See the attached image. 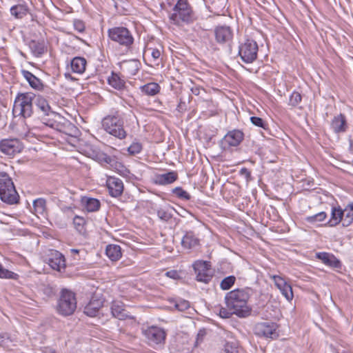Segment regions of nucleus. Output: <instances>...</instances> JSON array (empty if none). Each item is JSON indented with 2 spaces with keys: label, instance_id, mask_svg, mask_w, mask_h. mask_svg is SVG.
Returning a JSON list of instances; mask_svg holds the SVG:
<instances>
[{
  "label": "nucleus",
  "instance_id": "nucleus-1",
  "mask_svg": "<svg viewBox=\"0 0 353 353\" xmlns=\"http://www.w3.org/2000/svg\"><path fill=\"white\" fill-rule=\"evenodd\" d=\"M253 294L250 288H236L228 292L225 296L226 305L233 311L235 315L245 318L250 315L252 307L248 304V300Z\"/></svg>",
  "mask_w": 353,
  "mask_h": 353
},
{
  "label": "nucleus",
  "instance_id": "nucleus-2",
  "mask_svg": "<svg viewBox=\"0 0 353 353\" xmlns=\"http://www.w3.org/2000/svg\"><path fill=\"white\" fill-rule=\"evenodd\" d=\"M101 124L106 132L119 139H124L127 137L123 114L118 110H112L109 114L103 117Z\"/></svg>",
  "mask_w": 353,
  "mask_h": 353
},
{
  "label": "nucleus",
  "instance_id": "nucleus-3",
  "mask_svg": "<svg viewBox=\"0 0 353 353\" xmlns=\"http://www.w3.org/2000/svg\"><path fill=\"white\" fill-rule=\"evenodd\" d=\"M34 104L43 123L56 128L58 126L57 119H60L61 115L52 109L48 101L43 95L38 94L34 97Z\"/></svg>",
  "mask_w": 353,
  "mask_h": 353
},
{
  "label": "nucleus",
  "instance_id": "nucleus-4",
  "mask_svg": "<svg viewBox=\"0 0 353 353\" xmlns=\"http://www.w3.org/2000/svg\"><path fill=\"white\" fill-rule=\"evenodd\" d=\"M0 199L8 205L19 203L20 196L12 179L6 172H0Z\"/></svg>",
  "mask_w": 353,
  "mask_h": 353
},
{
  "label": "nucleus",
  "instance_id": "nucleus-5",
  "mask_svg": "<svg viewBox=\"0 0 353 353\" xmlns=\"http://www.w3.org/2000/svg\"><path fill=\"white\" fill-rule=\"evenodd\" d=\"M36 95L32 92H19L17 94L12 108L14 117L20 116L24 119L32 114V103Z\"/></svg>",
  "mask_w": 353,
  "mask_h": 353
},
{
  "label": "nucleus",
  "instance_id": "nucleus-6",
  "mask_svg": "<svg viewBox=\"0 0 353 353\" xmlns=\"http://www.w3.org/2000/svg\"><path fill=\"white\" fill-rule=\"evenodd\" d=\"M109 39L121 48L130 50L134 44L132 33L125 27L117 26L108 30Z\"/></svg>",
  "mask_w": 353,
  "mask_h": 353
},
{
  "label": "nucleus",
  "instance_id": "nucleus-7",
  "mask_svg": "<svg viewBox=\"0 0 353 353\" xmlns=\"http://www.w3.org/2000/svg\"><path fill=\"white\" fill-rule=\"evenodd\" d=\"M170 16L172 23L179 25L181 22L189 23L194 20V14L188 0H178Z\"/></svg>",
  "mask_w": 353,
  "mask_h": 353
},
{
  "label": "nucleus",
  "instance_id": "nucleus-8",
  "mask_svg": "<svg viewBox=\"0 0 353 353\" xmlns=\"http://www.w3.org/2000/svg\"><path fill=\"white\" fill-rule=\"evenodd\" d=\"M77 309L75 294L70 290L63 289L57 301V312L63 316L73 314Z\"/></svg>",
  "mask_w": 353,
  "mask_h": 353
},
{
  "label": "nucleus",
  "instance_id": "nucleus-9",
  "mask_svg": "<svg viewBox=\"0 0 353 353\" xmlns=\"http://www.w3.org/2000/svg\"><path fill=\"white\" fill-rule=\"evenodd\" d=\"M258 52V43L252 39L246 38L239 43L238 55L245 63H253L257 59Z\"/></svg>",
  "mask_w": 353,
  "mask_h": 353
},
{
  "label": "nucleus",
  "instance_id": "nucleus-10",
  "mask_svg": "<svg viewBox=\"0 0 353 353\" xmlns=\"http://www.w3.org/2000/svg\"><path fill=\"white\" fill-rule=\"evenodd\" d=\"M142 334L148 344L152 347L164 344L167 335L163 328L155 325L143 328Z\"/></svg>",
  "mask_w": 353,
  "mask_h": 353
},
{
  "label": "nucleus",
  "instance_id": "nucleus-11",
  "mask_svg": "<svg viewBox=\"0 0 353 353\" xmlns=\"http://www.w3.org/2000/svg\"><path fill=\"white\" fill-rule=\"evenodd\" d=\"M196 279L199 282L208 283L214 276V270L210 261H196L193 264Z\"/></svg>",
  "mask_w": 353,
  "mask_h": 353
},
{
  "label": "nucleus",
  "instance_id": "nucleus-12",
  "mask_svg": "<svg viewBox=\"0 0 353 353\" xmlns=\"http://www.w3.org/2000/svg\"><path fill=\"white\" fill-rule=\"evenodd\" d=\"M254 334L265 339H276L279 337L278 325L273 322H261L254 326Z\"/></svg>",
  "mask_w": 353,
  "mask_h": 353
},
{
  "label": "nucleus",
  "instance_id": "nucleus-13",
  "mask_svg": "<svg viewBox=\"0 0 353 353\" xmlns=\"http://www.w3.org/2000/svg\"><path fill=\"white\" fill-rule=\"evenodd\" d=\"M23 148V143L18 139H4L0 141V152L4 155L14 157Z\"/></svg>",
  "mask_w": 353,
  "mask_h": 353
},
{
  "label": "nucleus",
  "instance_id": "nucleus-14",
  "mask_svg": "<svg viewBox=\"0 0 353 353\" xmlns=\"http://www.w3.org/2000/svg\"><path fill=\"white\" fill-rule=\"evenodd\" d=\"M46 260L52 269L59 272L65 270L66 267L65 256L60 252L50 250Z\"/></svg>",
  "mask_w": 353,
  "mask_h": 353
},
{
  "label": "nucleus",
  "instance_id": "nucleus-15",
  "mask_svg": "<svg viewBox=\"0 0 353 353\" xmlns=\"http://www.w3.org/2000/svg\"><path fill=\"white\" fill-rule=\"evenodd\" d=\"M233 36V31L230 26H220L214 29L216 41L221 45H230L232 41Z\"/></svg>",
  "mask_w": 353,
  "mask_h": 353
},
{
  "label": "nucleus",
  "instance_id": "nucleus-16",
  "mask_svg": "<svg viewBox=\"0 0 353 353\" xmlns=\"http://www.w3.org/2000/svg\"><path fill=\"white\" fill-rule=\"evenodd\" d=\"M21 72L32 88L39 91L45 90V93L47 94L53 93V91L50 88L46 87L41 80L34 75L31 72L22 70Z\"/></svg>",
  "mask_w": 353,
  "mask_h": 353
},
{
  "label": "nucleus",
  "instance_id": "nucleus-17",
  "mask_svg": "<svg viewBox=\"0 0 353 353\" xmlns=\"http://www.w3.org/2000/svg\"><path fill=\"white\" fill-rule=\"evenodd\" d=\"M106 186L110 195L112 197H119L123 192V181L120 179L114 176H109L107 179Z\"/></svg>",
  "mask_w": 353,
  "mask_h": 353
},
{
  "label": "nucleus",
  "instance_id": "nucleus-18",
  "mask_svg": "<svg viewBox=\"0 0 353 353\" xmlns=\"http://www.w3.org/2000/svg\"><path fill=\"white\" fill-rule=\"evenodd\" d=\"M244 134L240 130H233L229 131L223 137L222 143L228 147L238 146L243 140Z\"/></svg>",
  "mask_w": 353,
  "mask_h": 353
},
{
  "label": "nucleus",
  "instance_id": "nucleus-19",
  "mask_svg": "<svg viewBox=\"0 0 353 353\" xmlns=\"http://www.w3.org/2000/svg\"><path fill=\"white\" fill-rule=\"evenodd\" d=\"M270 278L273 280L275 285L280 290L285 298L288 301H291L294 296L292 286L287 283L280 276L272 275Z\"/></svg>",
  "mask_w": 353,
  "mask_h": 353
},
{
  "label": "nucleus",
  "instance_id": "nucleus-20",
  "mask_svg": "<svg viewBox=\"0 0 353 353\" xmlns=\"http://www.w3.org/2000/svg\"><path fill=\"white\" fill-rule=\"evenodd\" d=\"M111 313L114 318L123 321L127 319H133L125 310V305L118 301H114L111 304Z\"/></svg>",
  "mask_w": 353,
  "mask_h": 353
},
{
  "label": "nucleus",
  "instance_id": "nucleus-21",
  "mask_svg": "<svg viewBox=\"0 0 353 353\" xmlns=\"http://www.w3.org/2000/svg\"><path fill=\"white\" fill-rule=\"evenodd\" d=\"M331 128L336 134L343 133L347 129V123L345 117L340 114L335 116L331 121Z\"/></svg>",
  "mask_w": 353,
  "mask_h": 353
},
{
  "label": "nucleus",
  "instance_id": "nucleus-22",
  "mask_svg": "<svg viewBox=\"0 0 353 353\" xmlns=\"http://www.w3.org/2000/svg\"><path fill=\"white\" fill-rule=\"evenodd\" d=\"M200 240L193 231H186L181 240V245L187 249H192L199 245Z\"/></svg>",
  "mask_w": 353,
  "mask_h": 353
},
{
  "label": "nucleus",
  "instance_id": "nucleus-23",
  "mask_svg": "<svg viewBox=\"0 0 353 353\" xmlns=\"http://www.w3.org/2000/svg\"><path fill=\"white\" fill-rule=\"evenodd\" d=\"M316 258L320 259L325 265L334 268H341V262L334 255L327 252H319L316 254Z\"/></svg>",
  "mask_w": 353,
  "mask_h": 353
},
{
  "label": "nucleus",
  "instance_id": "nucleus-24",
  "mask_svg": "<svg viewBox=\"0 0 353 353\" xmlns=\"http://www.w3.org/2000/svg\"><path fill=\"white\" fill-rule=\"evenodd\" d=\"M101 161L108 164L111 168L115 169L117 171L121 174H125L126 173H129L128 169L121 163L118 162L114 157L109 156L106 154H103L101 155Z\"/></svg>",
  "mask_w": 353,
  "mask_h": 353
},
{
  "label": "nucleus",
  "instance_id": "nucleus-25",
  "mask_svg": "<svg viewBox=\"0 0 353 353\" xmlns=\"http://www.w3.org/2000/svg\"><path fill=\"white\" fill-rule=\"evenodd\" d=\"M178 178L175 172H168L165 174H157L154 178V183L157 185H168L174 182Z\"/></svg>",
  "mask_w": 353,
  "mask_h": 353
},
{
  "label": "nucleus",
  "instance_id": "nucleus-26",
  "mask_svg": "<svg viewBox=\"0 0 353 353\" xmlns=\"http://www.w3.org/2000/svg\"><path fill=\"white\" fill-rule=\"evenodd\" d=\"M10 14L15 19H21L26 17L29 12V8L26 3H19L12 6L10 9Z\"/></svg>",
  "mask_w": 353,
  "mask_h": 353
},
{
  "label": "nucleus",
  "instance_id": "nucleus-27",
  "mask_svg": "<svg viewBox=\"0 0 353 353\" xmlns=\"http://www.w3.org/2000/svg\"><path fill=\"white\" fill-rule=\"evenodd\" d=\"M108 83L111 87L118 90H121L125 87V81L114 72H112L111 76L108 78Z\"/></svg>",
  "mask_w": 353,
  "mask_h": 353
},
{
  "label": "nucleus",
  "instance_id": "nucleus-28",
  "mask_svg": "<svg viewBox=\"0 0 353 353\" xmlns=\"http://www.w3.org/2000/svg\"><path fill=\"white\" fill-rule=\"evenodd\" d=\"M81 203L88 212H96L101 206L100 201L94 198L83 196L81 198Z\"/></svg>",
  "mask_w": 353,
  "mask_h": 353
},
{
  "label": "nucleus",
  "instance_id": "nucleus-29",
  "mask_svg": "<svg viewBox=\"0 0 353 353\" xmlns=\"http://www.w3.org/2000/svg\"><path fill=\"white\" fill-rule=\"evenodd\" d=\"M105 254L111 261H117L121 258V248L118 245H108L105 249Z\"/></svg>",
  "mask_w": 353,
  "mask_h": 353
},
{
  "label": "nucleus",
  "instance_id": "nucleus-30",
  "mask_svg": "<svg viewBox=\"0 0 353 353\" xmlns=\"http://www.w3.org/2000/svg\"><path fill=\"white\" fill-rule=\"evenodd\" d=\"M86 63L87 61L85 58L76 57L71 61V69L73 72L82 74L85 70Z\"/></svg>",
  "mask_w": 353,
  "mask_h": 353
},
{
  "label": "nucleus",
  "instance_id": "nucleus-31",
  "mask_svg": "<svg viewBox=\"0 0 353 353\" xmlns=\"http://www.w3.org/2000/svg\"><path fill=\"white\" fill-rule=\"evenodd\" d=\"M102 306V302L99 300L92 299L85 307L84 313L89 316H95Z\"/></svg>",
  "mask_w": 353,
  "mask_h": 353
},
{
  "label": "nucleus",
  "instance_id": "nucleus-32",
  "mask_svg": "<svg viewBox=\"0 0 353 353\" xmlns=\"http://www.w3.org/2000/svg\"><path fill=\"white\" fill-rule=\"evenodd\" d=\"M160 85L154 82L148 83L140 87L142 94L147 96H154L160 92Z\"/></svg>",
  "mask_w": 353,
  "mask_h": 353
},
{
  "label": "nucleus",
  "instance_id": "nucleus-33",
  "mask_svg": "<svg viewBox=\"0 0 353 353\" xmlns=\"http://www.w3.org/2000/svg\"><path fill=\"white\" fill-rule=\"evenodd\" d=\"M343 221V213L341 208H332L331 218L328 221L330 226H335Z\"/></svg>",
  "mask_w": 353,
  "mask_h": 353
},
{
  "label": "nucleus",
  "instance_id": "nucleus-34",
  "mask_svg": "<svg viewBox=\"0 0 353 353\" xmlns=\"http://www.w3.org/2000/svg\"><path fill=\"white\" fill-rule=\"evenodd\" d=\"M150 52L151 59L150 61L157 65H159L162 61L161 50L157 48H147L145 50V53Z\"/></svg>",
  "mask_w": 353,
  "mask_h": 353
},
{
  "label": "nucleus",
  "instance_id": "nucleus-35",
  "mask_svg": "<svg viewBox=\"0 0 353 353\" xmlns=\"http://www.w3.org/2000/svg\"><path fill=\"white\" fill-rule=\"evenodd\" d=\"M30 48L36 57H40L46 51V47L43 42L37 41L34 40H32L30 42Z\"/></svg>",
  "mask_w": 353,
  "mask_h": 353
},
{
  "label": "nucleus",
  "instance_id": "nucleus-36",
  "mask_svg": "<svg viewBox=\"0 0 353 353\" xmlns=\"http://www.w3.org/2000/svg\"><path fill=\"white\" fill-rule=\"evenodd\" d=\"M343 226L347 227L350 225L353 221V204H349L343 210Z\"/></svg>",
  "mask_w": 353,
  "mask_h": 353
},
{
  "label": "nucleus",
  "instance_id": "nucleus-37",
  "mask_svg": "<svg viewBox=\"0 0 353 353\" xmlns=\"http://www.w3.org/2000/svg\"><path fill=\"white\" fill-rule=\"evenodd\" d=\"M123 71L126 72L129 75H135L139 71V62L137 61L125 62L123 68Z\"/></svg>",
  "mask_w": 353,
  "mask_h": 353
},
{
  "label": "nucleus",
  "instance_id": "nucleus-38",
  "mask_svg": "<svg viewBox=\"0 0 353 353\" xmlns=\"http://www.w3.org/2000/svg\"><path fill=\"white\" fill-rule=\"evenodd\" d=\"M33 208L36 213L43 214L46 210V200L39 198L33 201Z\"/></svg>",
  "mask_w": 353,
  "mask_h": 353
},
{
  "label": "nucleus",
  "instance_id": "nucleus-39",
  "mask_svg": "<svg viewBox=\"0 0 353 353\" xmlns=\"http://www.w3.org/2000/svg\"><path fill=\"white\" fill-rule=\"evenodd\" d=\"M327 214L325 212H319L312 216H308L305 218V220L310 223H316L325 221Z\"/></svg>",
  "mask_w": 353,
  "mask_h": 353
},
{
  "label": "nucleus",
  "instance_id": "nucleus-40",
  "mask_svg": "<svg viewBox=\"0 0 353 353\" xmlns=\"http://www.w3.org/2000/svg\"><path fill=\"white\" fill-rule=\"evenodd\" d=\"M236 277L234 276H228L221 281L220 283V288L223 290H228L234 285Z\"/></svg>",
  "mask_w": 353,
  "mask_h": 353
},
{
  "label": "nucleus",
  "instance_id": "nucleus-41",
  "mask_svg": "<svg viewBox=\"0 0 353 353\" xmlns=\"http://www.w3.org/2000/svg\"><path fill=\"white\" fill-rule=\"evenodd\" d=\"M172 193L179 199L183 201H189L191 199L190 194L181 187H176L172 190Z\"/></svg>",
  "mask_w": 353,
  "mask_h": 353
},
{
  "label": "nucleus",
  "instance_id": "nucleus-42",
  "mask_svg": "<svg viewBox=\"0 0 353 353\" xmlns=\"http://www.w3.org/2000/svg\"><path fill=\"white\" fill-rule=\"evenodd\" d=\"M73 224L75 229L79 233H83L85 232V220L83 217L80 216H75L73 219Z\"/></svg>",
  "mask_w": 353,
  "mask_h": 353
},
{
  "label": "nucleus",
  "instance_id": "nucleus-43",
  "mask_svg": "<svg viewBox=\"0 0 353 353\" xmlns=\"http://www.w3.org/2000/svg\"><path fill=\"white\" fill-rule=\"evenodd\" d=\"M222 353H239L236 342L226 341L223 345Z\"/></svg>",
  "mask_w": 353,
  "mask_h": 353
},
{
  "label": "nucleus",
  "instance_id": "nucleus-44",
  "mask_svg": "<svg viewBox=\"0 0 353 353\" xmlns=\"http://www.w3.org/2000/svg\"><path fill=\"white\" fill-rule=\"evenodd\" d=\"M302 101L301 94L296 91L292 92L290 96L288 105L292 107H296Z\"/></svg>",
  "mask_w": 353,
  "mask_h": 353
},
{
  "label": "nucleus",
  "instance_id": "nucleus-45",
  "mask_svg": "<svg viewBox=\"0 0 353 353\" xmlns=\"http://www.w3.org/2000/svg\"><path fill=\"white\" fill-rule=\"evenodd\" d=\"M19 275L12 271L5 269L3 266L0 268V278L8 279H17Z\"/></svg>",
  "mask_w": 353,
  "mask_h": 353
},
{
  "label": "nucleus",
  "instance_id": "nucleus-46",
  "mask_svg": "<svg viewBox=\"0 0 353 353\" xmlns=\"http://www.w3.org/2000/svg\"><path fill=\"white\" fill-rule=\"evenodd\" d=\"M215 312H219V316L223 319H228L231 317L232 314H234V313H233V311L228 308V307L227 308H225L221 306L216 307Z\"/></svg>",
  "mask_w": 353,
  "mask_h": 353
},
{
  "label": "nucleus",
  "instance_id": "nucleus-47",
  "mask_svg": "<svg viewBox=\"0 0 353 353\" xmlns=\"http://www.w3.org/2000/svg\"><path fill=\"white\" fill-rule=\"evenodd\" d=\"M251 123L257 126L260 127L264 130H267L268 128V124L265 122L262 118L259 117H250Z\"/></svg>",
  "mask_w": 353,
  "mask_h": 353
},
{
  "label": "nucleus",
  "instance_id": "nucleus-48",
  "mask_svg": "<svg viewBox=\"0 0 353 353\" xmlns=\"http://www.w3.org/2000/svg\"><path fill=\"white\" fill-rule=\"evenodd\" d=\"M143 149L142 145L139 142H133L128 148V152L131 155H135L141 152Z\"/></svg>",
  "mask_w": 353,
  "mask_h": 353
},
{
  "label": "nucleus",
  "instance_id": "nucleus-49",
  "mask_svg": "<svg viewBox=\"0 0 353 353\" xmlns=\"http://www.w3.org/2000/svg\"><path fill=\"white\" fill-rule=\"evenodd\" d=\"M174 306L179 311H185L190 307V305L188 301L179 299L176 302Z\"/></svg>",
  "mask_w": 353,
  "mask_h": 353
},
{
  "label": "nucleus",
  "instance_id": "nucleus-50",
  "mask_svg": "<svg viewBox=\"0 0 353 353\" xmlns=\"http://www.w3.org/2000/svg\"><path fill=\"white\" fill-rule=\"evenodd\" d=\"M158 217L163 221H167L171 218V215L164 209H159L157 212Z\"/></svg>",
  "mask_w": 353,
  "mask_h": 353
},
{
  "label": "nucleus",
  "instance_id": "nucleus-51",
  "mask_svg": "<svg viewBox=\"0 0 353 353\" xmlns=\"http://www.w3.org/2000/svg\"><path fill=\"white\" fill-rule=\"evenodd\" d=\"M74 28L79 32H83L85 30V24L80 19H75L73 22Z\"/></svg>",
  "mask_w": 353,
  "mask_h": 353
},
{
  "label": "nucleus",
  "instance_id": "nucleus-52",
  "mask_svg": "<svg viewBox=\"0 0 353 353\" xmlns=\"http://www.w3.org/2000/svg\"><path fill=\"white\" fill-rule=\"evenodd\" d=\"M165 275L167 277H169L170 279H172L174 280H179L181 279L180 273L177 270H171L170 271H167L165 273Z\"/></svg>",
  "mask_w": 353,
  "mask_h": 353
},
{
  "label": "nucleus",
  "instance_id": "nucleus-53",
  "mask_svg": "<svg viewBox=\"0 0 353 353\" xmlns=\"http://www.w3.org/2000/svg\"><path fill=\"white\" fill-rule=\"evenodd\" d=\"M241 175H243L245 177L247 181L251 180V172L246 168H243L240 170Z\"/></svg>",
  "mask_w": 353,
  "mask_h": 353
},
{
  "label": "nucleus",
  "instance_id": "nucleus-54",
  "mask_svg": "<svg viewBox=\"0 0 353 353\" xmlns=\"http://www.w3.org/2000/svg\"><path fill=\"white\" fill-rule=\"evenodd\" d=\"M186 110V104L185 101H183L181 99H180L178 105L176 107V110L179 112H183Z\"/></svg>",
  "mask_w": 353,
  "mask_h": 353
},
{
  "label": "nucleus",
  "instance_id": "nucleus-55",
  "mask_svg": "<svg viewBox=\"0 0 353 353\" xmlns=\"http://www.w3.org/2000/svg\"><path fill=\"white\" fill-rule=\"evenodd\" d=\"M71 256L73 258L75 261H79L80 259L79 256V250L77 249H71L70 250Z\"/></svg>",
  "mask_w": 353,
  "mask_h": 353
},
{
  "label": "nucleus",
  "instance_id": "nucleus-56",
  "mask_svg": "<svg viewBox=\"0 0 353 353\" xmlns=\"http://www.w3.org/2000/svg\"><path fill=\"white\" fill-rule=\"evenodd\" d=\"M219 5L217 6V8H224V6L225 4V0H219ZM212 6L216 8V5L215 3V1L213 0L212 1Z\"/></svg>",
  "mask_w": 353,
  "mask_h": 353
},
{
  "label": "nucleus",
  "instance_id": "nucleus-57",
  "mask_svg": "<svg viewBox=\"0 0 353 353\" xmlns=\"http://www.w3.org/2000/svg\"><path fill=\"white\" fill-rule=\"evenodd\" d=\"M191 91H192V94H194V95H199L200 91H201V88L199 86H194L191 88Z\"/></svg>",
  "mask_w": 353,
  "mask_h": 353
},
{
  "label": "nucleus",
  "instance_id": "nucleus-58",
  "mask_svg": "<svg viewBox=\"0 0 353 353\" xmlns=\"http://www.w3.org/2000/svg\"><path fill=\"white\" fill-rule=\"evenodd\" d=\"M349 143H350L349 150L351 152H353V135H350L349 137Z\"/></svg>",
  "mask_w": 353,
  "mask_h": 353
},
{
  "label": "nucleus",
  "instance_id": "nucleus-59",
  "mask_svg": "<svg viewBox=\"0 0 353 353\" xmlns=\"http://www.w3.org/2000/svg\"><path fill=\"white\" fill-rule=\"evenodd\" d=\"M42 353H56L55 350L52 349V348H49V347H46L43 351H42Z\"/></svg>",
  "mask_w": 353,
  "mask_h": 353
},
{
  "label": "nucleus",
  "instance_id": "nucleus-60",
  "mask_svg": "<svg viewBox=\"0 0 353 353\" xmlns=\"http://www.w3.org/2000/svg\"><path fill=\"white\" fill-rule=\"evenodd\" d=\"M205 335V332L200 330L197 334V341L201 339L202 340V337Z\"/></svg>",
  "mask_w": 353,
  "mask_h": 353
},
{
  "label": "nucleus",
  "instance_id": "nucleus-61",
  "mask_svg": "<svg viewBox=\"0 0 353 353\" xmlns=\"http://www.w3.org/2000/svg\"><path fill=\"white\" fill-rule=\"evenodd\" d=\"M168 5H169V6H171V5H172V3H171V2H168Z\"/></svg>",
  "mask_w": 353,
  "mask_h": 353
},
{
  "label": "nucleus",
  "instance_id": "nucleus-62",
  "mask_svg": "<svg viewBox=\"0 0 353 353\" xmlns=\"http://www.w3.org/2000/svg\"><path fill=\"white\" fill-rule=\"evenodd\" d=\"M3 265L0 263V268L2 267Z\"/></svg>",
  "mask_w": 353,
  "mask_h": 353
}]
</instances>
